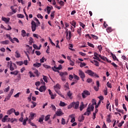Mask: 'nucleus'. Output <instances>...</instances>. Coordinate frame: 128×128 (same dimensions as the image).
Returning <instances> with one entry per match:
<instances>
[{"mask_svg":"<svg viewBox=\"0 0 128 128\" xmlns=\"http://www.w3.org/2000/svg\"><path fill=\"white\" fill-rule=\"evenodd\" d=\"M100 58L101 60H106L107 58L106 57H105L104 56H102V55L98 54L96 52L94 53V57H93L94 60H96L102 62L100 59Z\"/></svg>","mask_w":128,"mask_h":128,"instance_id":"1","label":"nucleus"},{"mask_svg":"<svg viewBox=\"0 0 128 128\" xmlns=\"http://www.w3.org/2000/svg\"><path fill=\"white\" fill-rule=\"evenodd\" d=\"M78 106H80V102H72L68 106V108L70 109L74 108L75 110H78Z\"/></svg>","mask_w":128,"mask_h":128,"instance_id":"2","label":"nucleus"},{"mask_svg":"<svg viewBox=\"0 0 128 128\" xmlns=\"http://www.w3.org/2000/svg\"><path fill=\"white\" fill-rule=\"evenodd\" d=\"M94 105H89L86 109V112L84 114V115L90 116V112H92V110H94Z\"/></svg>","mask_w":128,"mask_h":128,"instance_id":"3","label":"nucleus"},{"mask_svg":"<svg viewBox=\"0 0 128 128\" xmlns=\"http://www.w3.org/2000/svg\"><path fill=\"white\" fill-rule=\"evenodd\" d=\"M86 73L88 74L90 76H95L96 78H99L98 75L96 74L95 72H94L92 70H87L86 71Z\"/></svg>","mask_w":128,"mask_h":128,"instance_id":"4","label":"nucleus"},{"mask_svg":"<svg viewBox=\"0 0 128 128\" xmlns=\"http://www.w3.org/2000/svg\"><path fill=\"white\" fill-rule=\"evenodd\" d=\"M90 95V92H88V90H85L82 92V98H86L88 96Z\"/></svg>","mask_w":128,"mask_h":128,"instance_id":"5","label":"nucleus"},{"mask_svg":"<svg viewBox=\"0 0 128 128\" xmlns=\"http://www.w3.org/2000/svg\"><path fill=\"white\" fill-rule=\"evenodd\" d=\"M10 70L11 71L14 70H16V65L14 63L12 62H10Z\"/></svg>","mask_w":128,"mask_h":128,"instance_id":"6","label":"nucleus"},{"mask_svg":"<svg viewBox=\"0 0 128 128\" xmlns=\"http://www.w3.org/2000/svg\"><path fill=\"white\" fill-rule=\"evenodd\" d=\"M31 28L32 30V32H36V22L32 20L31 22Z\"/></svg>","mask_w":128,"mask_h":128,"instance_id":"7","label":"nucleus"},{"mask_svg":"<svg viewBox=\"0 0 128 128\" xmlns=\"http://www.w3.org/2000/svg\"><path fill=\"white\" fill-rule=\"evenodd\" d=\"M78 74L81 78H86L84 72L81 70H78Z\"/></svg>","mask_w":128,"mask_h":128,"instance_id":"8","label":"nucleus"},{"mask_svg":"<svg viewBox=\"0 0 128 128\" xmlns=\"http://www.w3.org/2000/svg\"><path fill=\"white\" fill-rule=\"evenodd\" d=\"M35 116H36V113L30 112V116L28 117V121L30 122V121L32 120H34V118Z\"/></svg>","mask_w":128,"mask_h":128,"instance_id":"9","label":"nucleus"},{"mask_svg":"<svg viewBox=\"0 0 128 128\" xmlns=\"http://www.w3.org/2000/svg\"><path fill=\"white\" fill-rule=\"evenodd\" d=\"M8 115H6L2 118V122H10V120H8Z\"/></svg>","mask_w":128,"mask_h":128,"instance_id":"10","label":"nucleus"},{"mask_svg":"<svg viewBox=\"0 0 128 128\" xmlns=\"http://www.w3.org/2000/svg\"><path fill=\"white\" fill-rule=\"evenodd\" d=\"M66 38L68 42L70 40V38H72V32L68 31V34L66 35Z\"/></svg>","mask_w":128,"mask_h":128,"instance_id":"11","label":"nucleus"},{"mask_svg":"<svg viewBox=\"0 0 128 128\" xmlns=\"http://www.w3.org/2000/svg\"><path fill=\"white\" fill-rule=\"evenodd\" d=\"M46 86H42L40 88L38 89V90L40 92H46Z\"/></svg>","mask_w":128,"mask_h":128,"instance_id":"12","label":"nucleus"},{"mask_svg":"<svg viewBox=\"0 0 128 128\" xmlns=\"http://www.w3.org/2000/svg\"><path fill=\"white\" fill-rule=\"evenodd\" d=\"M2 20L3 22H4L6 24H8V22H9L10 20V18H6V17H2Z\"/></svg>","mask_w":128,"mask_h":128,"instance_id":"13","label":"nucleus"},{"mask_svg":"<svg viewBox=\"0 0 128 128\" xmlns=\"http://www.w3.org/2000/svg\"><path fill=\"white\" fill-rule=\"evenodd\" d=\"M56 116H62L64 114L60 109L58 110L56 112Z\"/></svg>","mask_w":128,"mask_h":128,"instance_id":"14","label":"nucleus"},{"mask_svg":"<svg viewBox=\"0 0 128 128\" xmlns=\"http://www.w3.org/2000/svg\"><path fill=\"white\" fill-rule=\"evenodd\" d=\"M10 8L12 10V14H16L18 12V9L16 8H14V6H11Z\"/></svg>","mask_w":128,"mask_h":128,"instance_id":"15","label":"nucleus"},{"mask_svg":"<svg viewBox=\"0 0 128 128\" xmlns=\"http://www.w3.org/2000/svg\"><path fill=\"white\" fill-rule=\"evenodd\" d=\"M60 76H61V78L65 77L66 76H68V72H60Z\"/></svg>","mask_w":128,"mask_h":128,"instance_id":"16","label":"nucleus"},{"mask_svg":"<svg viewBox=\"0 0 128 128\" xmlns=\"http://www.w3.org/2000/svg\"><path fill=\"white\" fill-rule=\"evenodd\" d=\"M15 56L17 58H20V52H18V50H16L15 52Z\"/></svg>","mask_w":128,"mask_h":128,"instance_id":"17","label":"nucleus"},{"mask_svg":"<svg viewBox=\"0 0 128 128\" xmlns=\"http://www.w3.org/2000/svg\"><path fill=\"white\" fill-rule=\"evenodd\" d=\"M70 118H71L70 122H74L76 119L74 118V114H71L70 116Z\"/></svg>","mask_w":128,"mask_h":128,"instance_id":"18","label":"nucleus"},{"mask_svg":"<svg viewBox=\"0 0 128 128\" xmlns=\"http://www.w3.org/2000/svg\"><path fill=\"white\" fill-rule=\"evenodd\" d=\"M54 90L56 92V90H58L60 89V84H57L56 86H54Z\"/></svg>","mask_w":128,"mask_h":128,"instance_id":"19","label":"nucleus"},{"mask_svg":"<svg viewBox=\"0 0 128 128\" xmlns=\"http://www.w3.org/2000/svg\"><path fill=\"white\" fill-rule=\"evenodd\" d=\"M15 112L14 109L12 108L7 112V114H12V112Z\"/></svg>","mask_w":128,"mask_h":128,"instance_id":"20","label":"nucleus"},{"mask_svg":"<svg viewBox=\"0 0 128 128\" xmlns=\"http://www.w3.org/2000/svg\"><path fill=\"white\" fill-rule=\"evenodd\" d=\"M21 32H22L21 34L23 38L26 36V30H23L21 31Z\"/></svg>","mask_w":128,"mask_h":128,"instance_id":"21","label":"nucleus"},{"mask_svg":"<svg viewBox=\"0 0 128 128\" xmlns=\"http://www.w3.org/2000/svg\"><path fill=\"white\" fill-rule=\"evenodd\" d=\"M67 95L68 96V98H70V100H72V92L70 91H68V92H67Z\"/></svg>","mask_w":128,"mask_h":128,"instance_id":"22","label":"nucleus"},{"mask_svg":"<svg viewBox=\"0 0 128 128\" xmlns=\"http://www.w3.org/2000/svg\"><path fill=\"white\" fill-rule=\"evenodd\" d=\"M35 68H40L42 66V64L38 62H36L33 64Z\"/></svg>","mask_w":128,"mask_h":128,"instance_id":"23","label":"nucleus"},{"mask_svg":"<svg viewBox=\"0 0 128 128\" xmlns=\"http://www.w3.org/2000/svg\"><path fill=\"white\" fill-rule=\"evenodd\" d=\"M80 110L82 112L84 108V102H81L80 106Z\"/></svg>","mask_w":128,"mask_h":128,"instance_id":"24","label":"nucleus"},{"mask_svg":"<svg viewBox=\"0 0 128 128\" xmlns=\"http://www.w3.org/2000/svg\"><path fill=\"white\" fill-rule=\"evenodd\" d=\"M0 43L2 44H10V41L8 40H6L4 41L0 42Z\"/></svg>","mask_w":128,"mask_h":128,"instance_id":"25","label":"nucleus"},{"mask_svg":"<svg viewBox=\"0 0 128 128\" xmlns=\"http://www.w3.org/2000/svg\"><path fill=\"white\" fill-rule=\"evenodd\" d=\"M18 70L10 72V74H14V76H18Z\"/></svg>","mask_w":128,"mask_h":128,"instance_id":"26","label":"nucleus"},{"mask_svg":"<svg viewBox=\"0 0 128 128\" xmlns=\"http://www.w3.org/2000/svg\"><path fill=\"white\" fill-rule=\"evenodd\" d=\"M57 94H58L59 95V96H60L62 97V98H64V95H62V93L60 92L59 90H56V91H55Z\"/></svg>","mask_w":128,"mask_h":128,"instance_id":"27","label":"nucleus"},{"mask_svg":"<svg viewBox=\"0 0 128 128\" xmlns=\"http://www.w3.org/2000/svg\"><path fill=\"white\" fill-rule=\"evenodd\" d=\"M9 122H16L17 120L16 118H8Z\"/></svg>","mask_w":128,"mask_h":128,"instance_id":"28","label":"nucleus"},{"mask_svg":"<svg viewBox=\"0 0 128 128\" xmlns=\"http://www.w3.org/2000/svg\"><path fill=\"white\" fill-rule=\"evenodd\" d=\"M46 10H47V12L48 14H50V11L52 10V8L48 6L46 8Z\"/></svg>","mask_w":128,"mask_h":128,"instance_id":"29","label":"nucleus"},{"mask_svg":"<svg viewBox=\"0 0 128 128\" xmlns=\"http://www.w3.org/2000/svg\"><path fill=\"white\" fill-rule=\"evenodd\" d=\"M77 32L79 36H82V28H78Z\"/></svg>","mask_w":128,"mask_h":128,"instance_id":"30","label":"nucleus"},{"mask_svg":"<svg viewBox=\"0 0 128 128\" xmlns=\"http://www.w3.org/2000/svg\"><path fill=\"white\" fill-rule=\"evenodd\" d=\"M54 12H55L54 11H53L51 12V14H50L51 20H54Z\"/></svg>","mask_w":128,"mask_h":128,"instance_id":"31","label":"nucleus"},{"mask_svg":"<svg viewBox=\"0 0 128 128\" xmlns=\"http://www.w3.org/2000/svg\"><path fill=\"white\" fill-rule=\"evenodd\" d=\"M28 120V118L26 117V118L23 120V122H22L23 126H26V121Z\"/></svg>","mask_w":128,"mask_h":128,"instance_id":"32","label":"nucleus"},{"mask_svg":"<svg viewBox=\"0 0 128 128\" xmlns=\"http://www.w3.org/2000/svg\"><path fill=\"white\" fill-rule=\"evenodd\" d=\"M28 74H30V78H34L36 76H34V73H32V71H30Z\"/></svg>","mask_w":128,"mask_h":128,"instance_id":"33","label":"nucleus"},{"mask_svg":"<svg viewBox=\"0 0 128 128\" xmlns=\"http://www.w3.org/2000/svg\"><path fill=\"white\" fill-rule=\"evenodd\" d=\"M64 88L66 90H68L70 88L68 87V82H66L64 85Z\"/></svg>","mask_w":128,"mask_h":128,"instance_id":"34","label":"nucleus"},{"mask_svg":"<svg viewBox=\"0 0 128 128\" xmlns=\"http://www.w3.org/2000/svg\"><path fill=\"white\" fill-rule=\"evenodd\" d=\"M108 118H106V122H112V120H110V114H109L108 116Z\"/></svg>","mask_w":128,"mask_h":128,"instance_id":"35","label":"nucleus"},{"mask_svg":"<svg viewBox=\"0 0 128 128\" xmlns=\"http://www.w3.org/2000/svg\"><path fill=\"white\" fill-rule=\"evenodd\" d=\"M58 3L59 4H60V6H64V1L62 0H60V2H58Z\"/></svg>","mask_w":128,"mask_h":128,"instance_id":"36","label":"nucleus"},{"mask_svg":"<svg viewBox=\"0 0 128 128\" xmlns=\"http://www.w3.org/2000/svg\"><path fill=\"white\" fill-rule=\"evenodd\" d=\"M54 68H56V70H60L61 68H62V64H60L58 67H56V66H54Z\"/></svg>","mask_w":128,"mask_h":128,"instance_id":"37","label":"nucleus"},{"mask_svg":"<svg viewBox=\"0 0 128 128\" xmlns=\"http://www.w3.org/2000/svg\"><path fill=\"white\" fill-rule=\"evenodd\" d=\"M32 104L33 105L31 106V108H36V103L34 102H32Z\"/></svg>","mask_w":128,"mask_h":128,"instance_id":"38","label":"nucleus"},{"mask_svg":"<svg viewBox=\"0 0 128 128\" xmlns=\"http://www.w3.org/2000/svg\"><path fill=\"white\" fill-rule=\"evenodd\" d=\"M60 106H66V103H64V102L60 101Z\"/></svg>","mask_w":128,"mask_h":128,"instance_id":"39","label":"nucleus"},{"mask_svg":"<svg viewBox=\"0 0 128 128\" xmlns=\"http://www.w3.org/2000/svg\"><path fill=\"white\" fill-rule=\"evenodd\" d=\"M16 64L18 66H22L24 62L22 61H19L16 62Z\"/></svg>","mask_w":128,"mask_h":128,"instance_id":"40","label":"nucleus"},{"mask_svg":"<svg viewBox=\"0 0 128 128\" xmlns=\"http://www.w3.org/2000/svg\"><path fill=\"white\" fill-rule=\"evenodd\" d=\"M79 24L80 26H82V28H86V24H84L82 22H80Z\"/></svg>","mask_w":128,"mask_h":128,"instance_id":"41","label":"nucleus"},{"mask_svg":"<svg viewBox=\"0 0 128 128\" xmlns=\"http://www.w3.org/2000/svg\"><path fill=\"white\" fill-rule=\"evenodd\" d=\"M33 48H35V50H40V47H38L36 44L33 45Z\"/></svg>","mask_w":128,"mask_h":128,"instance_id":"42","label":"nucleus"},{"mask_svg":"<svg viewBox=\"0 0 128 128\" xmlns=\"http://www.w3.org/2000/svg\"><path fill=\"white\" fill-rule=\"evenodd\" d=\"M50 108H52V110H54V112H56V106L52 104Z\"/></svg>","mask_w":128,"mask_h":128,"instance_id":"43","label":"nucleus"},{"mask_svg":"<svg viewBox=\"0 0 128 128\" xmlns=\"http://www.w3.org/2000/svg\"><path fill=\"white\" fill-rule=\"evenodd\" d=\"M17 16L20 18H24V16L22 14H18Z\"/></svg>","mask_w":128,"mask_h":128,"instance_id":"44","label":"nucleus"},{"mask_svg":"<svg viewBox=\"0 0 128 128\" xmlns=\"http://www.w3.org/2000/svg\"><path fill=\"white\" fill-rule=\"evenodd\" d=\"M10 96H10V95H8V96H6L4 100V102H6L10 98Z\"/></svg>","mask_w":128,"mask_h":128,"instance_id":"45","label":"nucleus"},{"mask_svg":"<svg viewBox=\"0 0 128 128\" xmlns=\"http://www.w3.org/2000/svg\"><path fill=\"white\" fill-rule=\"evenodd\" d=\"M50 114H48L47 115L46 117H45V121L46 122H48V120H50Z\"/></svg>","mask_w":128,"mask_h":128,"instance_id":"46","label":"nucleus"},{"mask_svg":"<svg viewBox=\"0 0 128 128\" xmlns=\"http://www.w3.org/2000/svg\"><path fill=\"white\" fill-rule=\"evenodd\" d=\"M91 36L94 38V40H98V36H96V35H94L92 34H91Z\"/></svg>","mask_w":128,"mask_h":128,"instance_id":"47","label":"nucleus"},{"mask_svg":"<svg viewBox=\"0 0 128 128\" xmlns=\"http://www.w3.org/2000/svg\"><path fill=\"white\" fill-rule=\"evenodd\" d=\"M44 61L46 62V59L44 57H42V58L40 60V62H44Z\"/></svg>","mask_w":128,"mask_h":128,"instance_id":"48","label":"nucleus"},{"mask_svg":"<svg viewBox=\"0 0 128 128\" xmlns=\"http://www.w3.org/2000/svg\"><path fill=\"white\" fill-rule=\"evenodd\" d=\"M42 66L45 68H50V66H48L46 64H43Z\"/></svg>","mask_w":128,"mask_h":128,"instance_id":"49","label":"nucleus"},{"mask_svg":"<svg viewBox=\"0 0 128 128\" xmlns=\"http://www.w3.org/2000/svg\"><path fill=\"white\" fill-rule=\"evenodd\" d=\"M62 124L64 125L66 124V120L64 118H62L61 120Z\"/></svg>","mask_w":128,"mask_h":128,"instance_id":"50","label":"nucleus"},{"mask_svg":"<svg viewBox=\"0 0 128 128\" xmlns=\"http://www.w3.org/2000/svg\"><path fill=\"white\" fill-rule=\"evenodd\" d=\"M43 80L45 82H48V77L46 76H43Z\"/></svg>","mask_w":128,"mask_h":128,"instance_id":"51","label":"nucleus"},{"mask_svg":"<svg viewBox=\"0 0 128 128\" xmlns=\"http://www.w3.org/2000/svg\"><path fill=\"white\" fill-rule=\"evenodd\" d=\"M94 62L95 63L94 64L96 66H100L99 63L96 60H94Z\"/></svg>","mask_w":128,"mask_h":128,"instance_id":"52","label":"nucleus"},{"mask_svg":"<svg viewBox=\"0 0 128 128\" xmlns=\"http://www.w3.org/2000/svg\"><path fill=\"white\" fill-rule=\"evenodd\" d=\"M86 64L84 62H81L80 64V68H84V66H86Z\"/></svg>","mask_w":128,"mask_h":128,"instance_id":"53","label":"nucleus"},{"mask_svg":"<svg viewBox=\"0 0 128 128\" xmlns=\"http://www.w3.org/2000/svg\"><path fill=\"white\" fill-rule=\"evenodd\" d=\"M28 124H30V126H36V124L33 122H32L31 121H28Z\"/></svg>","mask_w":128,"mask_h":128,"instance_id":"54","label":"nucleus"},{"mask_svg":"<svg viewBox=\"0 0 128 128\" xmlns=\"http://www.w3.org/2000/svg\"><path fill=\"white\" fill-rule=\"evenodd\" d=\"M88 44L89 46H90V48H94V44H91L90 42H88Z\"/></svg>","mask_w":128,"mask_h":128,"instance_id":"55","label":"nucleus"},{"mask_svg":"<svg viewBox=\"0 0 128 128\" xmlns=\"http://www.w3.org/2000/svg\"><path fill=\"white\" fill-rule=\"evenodd\" d=\"M124 124V121H122L121 122L119 123L118 126V128H120V126H122V124Z\"/></svg>","mask_w":128,"mask_h":128,"instance_id":"56","label":"nucleus"},{"mask_svg":"<svg viewBox=\"0 0 128 128\" xmlns=\"http://www.w3.org/2000/svg\"><path fill=\"white\" fill-rule=\"evenodd\" d=\"M37 18H41V20H42L44 18V16H42V14H38L37 15Z\"/></svg>","mask_w":128,"mask_h":128,"instance_id":"57","label":"nucleus"},{"mask_svg":"<svg viewBox=\"0 0 128 128\" xmlns=\"http://www.w3.org/2000/svg\"><path fill=\"white\" fill-rule=\"evenodd\" d=\"M106 86L110 88H112V84L110 83V82H107Z\"/></svg>","mask_w":128,"mask_h":128,"instance_id":"58","label":"nucleus"},{"mask_svg":"<svg viewBox=\"0 0 128 128\" xmlns=\"http://www.w3.org/2000/svg\"><path fill=\"white\" fill-rule=\"evenodd\" d=\"M14 89H12L10 91V94H8V96H12V94H14Z\"/></svg>","mask_w":128,"mask_h":128,"instance_id":"59","label":"nucleus"},{"mask_svg":"<svg viewBox=\"0 0 128 128\" xmlns=\"http://www.w3.org/2000/svg\"><path fill=\"white\" fill-rule=\"evenodd\" d=\"M34 72L36 75V76H40V72H38V70H36Z\"/></svg>","mask_w":128,"mask_h":128,"instance_id":"60","label":"nucleus"},{"mask_svg":"<svg viewBox=\"0 0 128 128\" xmlns=\"http://www.w3.org/2000/svg\"><path fill=\"white\" fill-rule=\"evenodd\" d=\"M104 94L105 96L108 95V88H106L105 90H104Z\"/></svg>","mask_w":128,"mask_h":128,"instance_id":"61","label":"nucleus"},{"mask_svg":"<svg viewBox=\"0 0 128 128\" xmlns=\"http://www.w3.org/2000/svg\"><path fill=\"white\" fill-rule=\"evenodd\" d=\"M98 49L99 52H102V46H98Z\"/></svg>","mask_w":128,"mask_h":128,"instance_id":"62","label":"nucleus"},{"mask_svg":"<svg viewBox=\"0 0 128 128\" xmlns=\"http://www.w3.org/2000/svg\"><path fill=\"white\" fill-rule=\"evenodd\" d=\"M35 54H36V56H40V52L38 50L35 51Z\"/></svg>","mask_w":128,"mask_h":128,"instance_id":"63","label":"nucleus"},{"mask_svg":"<svg viewBox=\"0 0 128 128\" xmlns=\"http://www.w3.org/2000/svg\"><path fill=\"white\" fill-rule=\"evenodd\" d=\"M106 31L108 32H112V28H108L106 29Z\"/></svg>","mask_w":128,"mask_h":128,"instance_id":"64","label":"nucleus"}]
</instances>
